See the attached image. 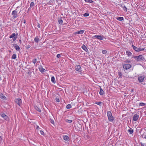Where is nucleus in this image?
Instances as JSON below:
<instances>
[{
	"mask_svg": "<svg viewBox=\"0 0 146 146\" xmlns=\"http://www.w3.org/2000/svg\"><path fill=\"white\" fill-rule=\"evenodd\" d=\"M17 12L16 10H14L12 11V15L13 16L14 18H15L17 17Z\"/></svg>",
	"mask_w": 146,
	"mask_h": 146,
	"instance_id": "1a4fd4ad",
	"label": "nucleus"
},
{
	"mask_svg": "<svg viewBox=\"0 0 146 146\" xmlns=\"http://www.w3.org/2000/svg\"><path fill=\"white\" fill-rule=\"evenodd\" d=\"M139 105L141 106H144L145 105V104L143 103H139Z\"/></svg>",
	"mask_w": 146,
	"mask_h": 146,
	"instance_id": "c756f323",
	"label": "nucleus"
},
{
	"mask_svg": "<svg viewBox=\"0 0 146 146\" xmlns=\"http://www.w3.org/2000/svg\"><path fill=\"white\" fill-rule=\"evenodd\" d=\"M75 70L79 72L80 71L81 66L80 65H77L75 67Z\"/></svg>",
	"mask_w": 146,
	"mask_h": 146,
	"instance_id": "9d476101",
	"label": "nucleus"
},
{
	"mask_svg": "<svg viewBox=\"0 0 146 146\" xmlns=\"http://www.w3.org/2000/svg\"><path fill=\"white\" fill-rule=\"evenodd\" d=\"M134 58L137 61H141L143 60L144 59L143 57L141 55H140L137 56H134Z\"/></svg>",
	"mask_w": 146,
	"mask_h": 146,
	"instance_id": "f03ea898",
	"label": "nucleus"
},
{
	"mask_svg": "<svg viewBox=\"0 0 146 146\" xmlns=\"http://www.w3.org/2000/svg\"><path fill=\"white\" fill-rule=\"evenodd\" d=\"M1 80V77H0V80Z\"/></svg>",
	"mask_w": 146,
	"mask_h": 146,
	"instance_id": "13d9d810",
	"label": "nucleus"
},
{
	"mask_svg": "<svg viewBox=\"0 0 146 146\" xmlns=\"http://www.w3.org/2000/svg\"><path fill=\"white\" fill-rule=\"evenodd\" d=\"M104 92L103 90L101 88L100 91V94L101 95H103L104 94Z\"/></svg>",
	"mask_w": 146,
	"mask_h": 146,
	"instance_id": "4be33fe9",
	"label": "nucleus"
},
{
	"mask_svg": "<svg viewBox=\"0 0 146 146\" xmlns=\"http://www.w3.org/2000/svg\"><path fill=\"white\" fill-rule=\"evenodd\" d=\"M39 38L38 36H37L35 37L34 40V41L36 43H38Z\"/></svg>",
	"mask_w": 146,
	"mask_h": 146,
	"instance_id": "4468645a",
	"label": "nucleus"
},
{
	"mask_svg": "<svg viewBox=\"0 0 146 146\" xmlns=\"http://www.w3.org/2000/svg\"><path fill=\"white\" fill-rule=\"evenodd\" d=\"M132 47L134 50L137 52H139L145 49L144 48H137L133 45H132Z\"/></svg>",
	"mask_w": 146,
	"mask_h": 146,
	"instance_id": "7ed1b4c3",
	"label": "nucleus"
},
{
	"mask_svg": "<svg viewBox=\"0 0 146 146\" xmlns=\"http://www.w3.org/2000/svg\"><path fill=\"white\" fill-rule=\"evenodd\" d=\"M125 63H130L131 62L130 60H125L124 61Z\"/></svg>",
	"mask_w": 146,
	"mask_h": 146,
	"instance_id": "37998d69",
	"label": "nucleus"
},
{
	"mask_svg": "<svg viewBox=\"0 0 146 146\" xmlns=\"http://www.w3.org/2000/svg\"><path fill=\"white\" fill-rule=\"evenodd\" d=\"M15 33H13L12 35L9 36V38H12L15 37Z\"/></svg>",
	"mask_w": 146,
	"mask_h": 146,
	"instance_id": "393cba45",
	"label": "nucleus"
},
{
	"mask_svg": "<svg viewBox=\"0 0 146 146\" xmlns=\"http://www.w3.org/2000/svg\"><path fill=\"white\" fill-rule=\"evenodd\" d=\"M84 32V30H81L78 31L76 33V34H82Z\"/></svg>",
	"mask_w": 146,
	"mask_h": 146,
	"instance_id": "f3484780",
	"label": "nucleus"
},
{
	"mask_svg": "<svg viewBox=\"0 0 146 146\" xmlns=\"http://www.w3.org/2000/svg\"><path fill=\"white\" fill-rule=\"evenodd\" d=\"M141 145L142 146H145V144L144 143H143L141 142Z\"/></svg>",
	"mask_w": 146,
	"mask_h": 146,
	"instance_id": "49530a36",
	"label": "nucleus"
},
{
	"mask_svg": "<svg viewBox=\"0 0 146 146\" xmlns=\"http://www.w3.org/2000/svg\"><path fill=\"white\" fill-rule=\"evenodd\" d=\"M56 101L58 102L60 101V100L59 98H56Z\"/></svg>",
	"mask_w": 146,
	"mask_h": 146,
	"instance_id": "79ce46f5",
	"label": "nucleus"
},
{
	"mask_svg": "<svg viewBox=\"0 0 146 146\" xmlns=\"http://www.w3.org/2000/svg\"><path fill=\"white\" fill-rule=\"evenodd\" d=\"M51 81L54 83H56V81L55 80V78L54 76H52L51 78Z\"/></svg>",
	"mask_w": 146,
	"mask_h": 146,
	"instance_id": "412c9836",
	"label": "nucleus"
},
{
	"mask_svg": "<svg viewBox=\"0 0 146 146\" xmlns=\"http://www.w3.org/2000/svg\"><path fill=\"white\" fill-rule=\"evenodd\" d=\"M14 47L15 48L17 51H19L20 50V48L19 46L16 44H15Z\"/></svg>",
	"mask_w": 146,
	"mask_h": 146,
	"instance_id": "f8f14e48",
	"label": "nucleus"
},
{
	"mask_svg": "<svg viewBox=\"0 0 146 146\" xmlns=\"http://www.w3.org/2000/svg\"><path fill=\"white\" fill-rule=\"evenodd\" d=\"M63 138L64 140L67 141L69 139L67 135H64L63 136Z\"/></svg>",
	"mask_w": 146,
	"mask_h": 146,
	"instance_id": "a211bd4d",
	"label": "nucleus"
},
{
	"mask_svg": "<svg viewBox=\"0 0 146 146\" xmlns=\"http://www.w3.org/2000/svg\"><path fill=\"white\" fill-rule=\"evenodd\" d=\"M121 7V8H123L125 6L124 4H120Z\"/></svg>",
	"mask_w": 146,
	"mask_h": 146,
	"instance_id": "58836bf2",
	"label": "nucleus"
},
{
	"mask_svg": "<svg viewBox=\"0 0 146 146\" xmlns=\"http://www.w3.org/2000/svg\"><path fill=\"white\" fill-rule=\"evenodd\" d=\"M27 48H29L31 47V46L29 45H28L27 46Z\"/></svg>",
	"mask_w": 146,
	"mask_h": 146,
	"instance_id": "864d4df0",
	"label": "nucleus"
},
{
	"mask_svg": "<svg viewBox=\"0 0 146 146\" xmlns=\"http://www.w3.org/2000/svg\"><path fill=\"white\" fill-rule=\"evenodd\" d=\"M71 108V106L70 104H68L66 106V108L69 109H70Z\"/></svg>",
	"mask_w": 146,
	"mask_h": 146,
	"instance_id": "bb28decb",
	"label": "nucleus"
},
{
	"mask_svg": "<svg viewBox=\"0 0 146 146\" xmlns=\"http://www.w3.org/2000/svg\"><path fill=\"white\" fill-rule=\"evenodd\" d=\"M126 54L128 55V56H131L132 54V53L129 51H126Z\"/></svg>",
	"mask_w": 146,
	"mask_h": 146,
	"instance_id": "5701e85b",
	"label": "nucleus"
},
{
	"mask_svg": "<svg viewBox=\"0 0 146 146\" xmlns=\"http://www.w3.org/2000/svg\"><path fill=\"white\" fill-rule=\"evenodd\" d=\"M0 98L3 100L6 98L5 97L2 93L0 94Z\"/></svg>",
	"mask_w": 146,
	"mask_h": 146,
	"instance_id": "2eb2a0df",
	"label": "nucleus"
},
{
	"mask_svg": "<svg viewBox=\"0 0 146 146\" xmlns=\"http://www.w3.org/2000/svg\"><path fill=\"white\" fill-rule=\"evenodd\" d=\"M35 109L36 110H37L39 112H40L41 111V110L40 108H39L38 107L36 106H35Z\"/></svg>",
	"mask_w": 146,
	"mask_h": 146,
	"instance_id": "aec40b11",
	"label": "nucleus"
},
{
	"mask_svg": "<svg viewBox=\"0 0 146 146\" xmlns=\"http://www.w3.org/2000/svg\"><path fill=\"white\" fill-rule=\"evenodd\" d=\"M56 57L58 58H60V54H58L57 55V56H56Z\"/></svg>",
	"mask_w": 146,
	"mask_h": 146,
	"instance_id": "c03bdc74",
	"label": "nucleus"
},
{
	"mask_svg": "<svg viewBox=\"0 0 146 146\" xmlns=\"http://www.w3.org/2000/svg\"><path fill=\"white\" fill-rule=\"evenodd\" d=\"M77 127L79 128V129H78L79 131H80L82 129V126L80 124H77Z\"/></svg>",
	"mask_w": 146,
	"mask_h": 146,
	"instance_id": "dca6fc26",
	"label": "nucleus"
},
{
	"mask_svg": "<svg viewBox=\"0 0 146 146\" xmlns=\"http://www.w3.org/2000/svg\"><path fill=\"white\" fill-rule=\"evenodd\" d=\"M39 127L37 125V126H36V129H37V130H38V129H39Z\"/></svg>",
	"mask_w": 146,
	"mask_h": 146,
	"instance_id": "603ef678",
	"label": "nucleus"
},
{
	"mask_svg": "<svg viewBox=\"0 0 146 146\" xmlns=\"http://www.w3.org/2000/svg\"><path fill=\"white\" fill-rule=\"evenodd\" d=\"M128 131L129 133L130 134H132L133 132V130L131 128L128 130Z\"/></svg>",
	"mask_w": 146,
	"mask_h": 146,
	"instance_id": "6ab92c4d",
	"label": "nucleus"
},
{
	"mask_svg": "<svg viewBox=\"0 0 146 146\" xmlns=\"http://www.w3.org/2000/svg\"><path fill=\"white\" fill-rule=\"evenodd\" d=\"M93 37L100 40H102L104 38L103 36L98 35H94Z\"/></svg>",
	"mask_w": 146,
	"mask_h": 146,
	"instance_id": "39448f33",
	"label": "nucleus"
},
{
	"mask_svg": "<svg viewBox=\"0 0 146 146\" xmlns=\"http://www.w3.org/2000/svg\"><path fill=\"white\" fill-rule=\"evenodd\" d=\"M107 51L105 50H103L102 51V53L104 54H106L107 53Z\"/></svg>",
	"mask_w": 146,
	"mask_h": 146,
	"instance_id": "e433bc0d",
	"label": "nucleus"
},
{
	"mask_svg": "<svg viewBox=\"0 0 146 146\" xmlns=\"http://www.w3.org/2000/svg\"><path fill=\"white\" fill-rule=\"evenodd\" d=\"M142 137L146 139V135H145L144 134L142 135Z\"/></svg>",
	"mask_w": 146,
	"mask_h": 146,
	"instance_id": "ea45409f",
	"label": "nucleus"
},
{
	"mask_svg": "<svg viewBox=\"0 0 146 146\" xmlns=\"http://www.w3.org/2000/svg\"><path fill=\"white\" fill-rule=\"evenodd\" d=\"M19 41L20 43H21L22 41L21 40H19Z\"/></svg>",
	"mask_w": 146,
	"mask_h": 146,
	"instance_id": "4d7b16f0",
	"label": "nucleus"
},
{
	"mask_svg": "<svg viewBox=\"0 0 146 146\" xmlns=\"http://www.w3.org/2000/svg\"><path fill=\"white\" fill-rule=\"evenodd\" d=\"M119 76L120 77H121V72H119Z\"/></svg>",
	"mask_w": 146,
	"mask_h": 146,
	"instance_id": "a18cd8bd",
	"label": "nucleus"
},
{
	"mask_svg": "<svg viewBox=\"0 0 146 146\" xmlns=\"http://www.w3.org/2000/svg\"><path fill=\"white\" fill-rule=\"evenodd\" d=\"M26 20H25H25H24V22H23L24 23V24L25 23H26Z\"/></svg>",
	"mask_w": 146,
	"mask_h": 146,
	"instance_id": "6e6d98bb",
	"label": "nucleus"
},
{
	"mask_svg": "<svg viewBox=\"0 0 146 146\" xmlns=\"http://www.w3.org/2000/svg\"><path fill=\"white\" fill-rule=\"evenodd\" d=\"M117 19L119 21H121L123 20V17H117Z\"/></svg>",
	"mask_w": 146,
	"mask_h": 146,
	"instance_id": "b1692460",
	"label": "nucleus"
},
{
	"mask_svg": "<svg viewBox=\"0 0 146 146\" xmlns=\"http://www.w3.org/2000/svg\"><path fill=\"white\" fill-rule=\"evenodd\" d=\"M139 117V115L135 114L133 116V120L134 121H137Z\"/></svg>",
	"mask_w": 146,
	"mask_h": 146,
	"instance_id": "6e6552de",
	"label": "nucleus"
},
{
	"mask_svg": "<svg viewBox=\"0 0 146 146\" xmlns=\"http://www.w3.org/2000/svg\"><path fill=\"white\" fill-rule=\"evenodd\" d=\"M131 65L129 64H125L123 65V67L124 69L127 70L131 67Z\"/></svg>",
	"mask_w": 146,
	"mask_h": 146,
	"instance_id": "20e7f679",
	"label": "nucleus"
},
{
	"mask_svg": "<svg viewBox=\"0 0 146 146\" xmlns=\"http://www.w3.org/2000/svg\"><path fill=\"white\" fill-rule=\"evenodd\" d=\"M2 140V138L0 136V141H1Z\"/></svg>",
	"mask_w": 146,
	"mask_h": 146,
	"instance_id": "5fc2aeb1",
	"label": "nucleus"
},
{
	"mask_svg": "<svg viewBox=\"0 0 146 146\" xmlns=\"http://www.w3.org/2000/svg\"><path fill=\"white\" fill-rule=\"evenodd\" d=\"M16 58V55L15 54H14L13 55L11 58L12 59H15Z\"/></svg>",
	"mask_w": 146,
	"mask_h": 146,
	"instance_id": "a878e982",
	"label": "nucleus"
},
{
	"mask_svg": "<svg viewBox=\"0 0 146 146\" xmlns=\"http://www.w3.org/2000/svg\"><path fill=\"white\" fill-rule=\"evenodd\" d=\"M145 78L144 76H141L138 77V80L139 82H143Z\"/></svg>",
	"mask_w": 146,
	"mask_h": 146,
	"instance_id": "0eeeda50",
	"label": "nucleus"
},
{
	"mask_svg": "<svg viewBox=\"0 0 146 146\" xmlns=\"http://www.w3.org/2000/svg\"><path fill=\"white\" fill-rule=\"evenodd\" d=\"M107 115L109 121H113L114 119V118L112 115V114L111 111H108L107 112Z\"/></svg>",
	"mask_w": 146,
	"mask_h": 146,
	"instance_id": "f257e3e1",
	"label": "nucleus"
},
{
	"mask_svg": "<svg viewBox=\"0 0 146 146\" xmlns=\"http://www.w3.org/2000/svg\"><path fill=\"white\" fill-rule=\"evenodd\" d=\"M40 134L42 135H44V132L43 131H41V130L40 131Z\"/></svg>",
	"mask_w": 146,
	"mask_h": 146,
	"instance_id": "4c0bfd02",
	"label": "nucleus"
},
{
	"mask_svg": "<svg viewBox=\"0 0 146 146\" xmlns=\"http://www.w3.org/2000/svg\"><path fill=\"white\" fill-rule=\"evenodd\" d=\"M84 50H85L86 51V52H88V48H87L86 49H85Z\"/></svg>",
	"mask_w": 146,
	"mask_h": 146,
	"instance_id": "3c124183",
	"label": "nucleus"
},
{
	"mask_svg": "<svg viewBox=\"0 0 146 146\" xmlns=\"http://www.w3.org/2000/svg\"><path fill=\"white\" fill-rule=\"evenodd\" d=\"M39 70L41 72H43L45 71V70L43 68H42V66H40L39 67Z\"/></svg>",
	"mask_w": 146,
	"mask_h": 146,
	"instance_id": "ddd939ff",
	"label": "nucleus"
},
{
	"mask_svg": "<svg viewBox=\"0 0 146 146\" xmlns=\"http://www.w3.org/2000/svg\"><path fill=\"white\" fill-rule=\"evenodd\" d=\"M59 23L60 24H62L63 23V21L62 19H60L58 20Z\"/></svg>",
	"mask_w": 146,
	"mask_h": 146,
	"instance_id": "473e14b6",
	"label": "nucleus"
},
{
	"mask_svg": "<svg viewBox=\"0 0 146 146\" xmlns=\"http://www.w3.org/2000/svg\"><path fill=\"white\" fill-rule=\"evenodd\" d=\"M0 26H1V25H0Z\"/></svg>",
	"mask_w": 146,
	"mask_h": 146,
	"instance_id": "bf43d9fd",
	"label": "nucleus"
},
{
	"mask_svg": "<svg viewBox=\"0 0 146 146\" xmlns=\"http://www.w3.org/2000/svg\"><path fill=\"white\" fill-rule=\"evenodd\" d=\"M65 121L67 122L70 123L72 122V120H71L66 119Z\"/></svg>",
	"mask_w": 146,
	"mask_h": 146,
	"instance_id": "c85d7f7f",
	"label": "nucleus"
},
{
	"mask_svg": "<svg viewBox=\"0 0 146 146\" xmlns=\"http://www.w3.org/2000/svg\"><path fill=\"white\" fill-rule=\"evenodd\" d=\"M37 27H38V28H40V24L38 23V25H37Z\"/></svg>",
	"mask_w": 146,
	"mask_h": 146,
	"instance_id": "de8ad7c7",
	"label": "nucleus"
},
{
	"mask_svg": "<svg viewBox=\"0 0 146 146\" xmlns=\"http://www.w3.org/2000/svg\"><path fill=\"white\" fill-rule=\"evenodd\" d=\"M85 1L86 2L88 3H92L93 2V1L92 0H85Z\"/></svg>",
	"mask_w": 146,
	"mask_h": 146,
	"instance_id": "cd10ccee",
	"label": "nucleus"
},
{
	"mask_svg": "<svg viewBox=\"0 0 146 146\" xmlns=\"http://www.w3.org/2000/svg\"><path fill=\"white\" fill-rule=\"evenodd\" d=\"M50 122L52 124L54 123V121L52 120H51Z\"/></svg>",
	"mask_w": 146,
	"mask_h": 146,
	"instance_id": "09e8293b",
	"label": "nucleus"
},
{
	"mask_svg": "<svg viewBox=\"0 0 146 146\" xmlns=\"http://www.w3.org/2000/svg\"><path fill=\"white\" fill-rule=\"evenodd\" d=\"M82 48L84 50L87 48V47L85 46L84 45H83L82 46Z\"/></svg>",
	"mask_w": 146,
	"mask_h": 146,
	"instance_id": "f704fd0d",
	"label": "nucleus"
},
{
	"mask_svg": "<svg viewBox=\"0 0 146 146\" xmlns=\"http://www.w3.org/2000/svg\"><path fill=\"white\" fill-rule=\"evenodd\" d=\"M96 103L98 105H100L101 104V102H98Z\"/></svg>",
	"mask_w": 146,
	"mask_h": 146,
	"instance_id": "a19ab883",
	"label": "nucleus"
},
{
	"mask_svg": "<svg viewBox=\"0 0 146 146\" xmlns=\"http://www.w3.org/2000/svg\"><path fill=\"white\" fill-rule=\"evenodd\" d=\"M32 62L34 64H35L36 62V58L33 59Z\"/></svg>",
	"mask_w": 146,
	"mask_h": 146,
	"instance_id": "2f4dec72",
	"label": "nucleus"
},
{
	"mask_svg": "<svg viewBox=\"0 0 146 146\" xmlns=\"http://www.w3.org/2000/svg\"><path fill=\"white\" fill-rule=\"evenodd\" d=\"M15 102L19 106H20L21 104V100L20 98L15 99Z\"/></svg>",
	"mask_w": 146,
	"mask_h": 146,
	"instance_id": "423d86ee",
	"label": "nucleus"
},
{
	"mask_svg": "<svg viewBox=\"0 0 146 146\" xmlns=\"http://www.w3.org/2000/svg\"><path fill=\"white\" fill-rule=\"evenodd\" d=\"M83 15L84 17H87L89 15V14L88 13H85Z\"/></svg>",
	"mask_w": 146,
	"mask_h": 146,
	"instance_id": "72a5a7b5",
	"label": "nucleus"
},
{
	"mask_svg": "<svg viewBox=\"0 0 146 146\" xmlns=\"http://www.w3.org/2000/svg\"><path fill=\"white\" fill-rule=\"evenodd\" d=\"M1 116L6 120H7L8 119V117L4 113L2 114Z\"/></svg>",
	"mask_w": 146,
	"mask_h": 146,
	"instance_id": "9b49d317",
	"label": "nucleus"
},
{
	"mask_svg": "<svg viewBox=\"0 0 146 146\" xmlns=\"http://www.w3.org/2000/svg\"><path fill=\"white\" fill-rule=\"evenodd\" d=\"M34 3L33 2H31L30 4V7L34 6Z\"/></svg>",
	"mask_w": 146,
	"mask_h": 146,
	"instance_id": "c9c22d12",
	"label": "nucleus"
},
{
	"mask_svg": "<svg viewBox=\"0 0 146 146\" xmlns=\"http://www.w3.org/2000/svg\"><path fill=\"white\" fill-rule=\"evenodd\" d=\"M13 38V41H15V40H16V38H17V37H14Z\"/></svg>",
	"mask_w": 146,
	"mask_h": 146,
	"instance_id": "8fccbe9b",
	"label": "nucleus"
},
{
	"mask_svg": "<svg viewBox=\"0 0 146 146\" xmlns=\"http://www.w3.org/2000/svg\"><path fill=\"white\" fill-rule=\"evenodd\" d=\"M123 9L125 11L127 12V9L125 5Z\"/></svg>",
	"mask_w": 146,
	"mask_h": 146,
	"instance_id": "7c9ffc66",
	"label": "nucleus"
}]
</instances>
